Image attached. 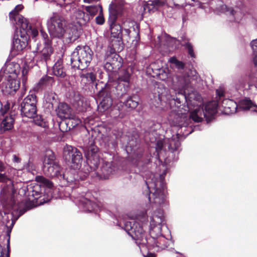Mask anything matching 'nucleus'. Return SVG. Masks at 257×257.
Here are the masks:
<instances>
[{
  "label": "nucleus",
  "instance_id": "obj_1",
  "mask_svg": "<svg viewBox=\"0 0 257 257\" xmlns=\"http://www.w3.org/2000/svg\"><path fill=\"white\" fill-rule=\"evenodd\" d=\"M146 184L150 192L149 200L152 208L157 209L162 207L165 201L164 185L162 177L158 179L152 175V177L146 180Z\"/></svg>",
  "mask_w": 257,
  "mask_h": 257
},
{
  "label": "nucleus",
  "instance_id": "obj_2",
  "mask_svg": "<svg viewBox=\"0 0 257 257\" xmlns=\"http://www.w3.org/2000/svg\"><path fill=\"white\" fill-rule=\"evenodd\" d=\"M47 27L50 35L54 38L71 37V30L67 27L66 21L57 13H53L47 21Z\"/></svg>",
  "mask_w": 257,
  "mask_h": 257
},
{
  "label": "nucleus",
  "instance_id": "obj_3",
  "mask_svg": "<svg viewBox=\"0 0 257 257\" xmlns=\"http://www.w3.org/2000/svg\"><path fill=\"white\" fill-rule=\"evenodd\" d=\"M16 20H18L21 27L16 28V35L14 36L13 51L15 54L22 51L27 45V32L29 30L28 21L23 17L17 16Z\"/></svg>",
  "mask_w": 257,
  "mask_h": 257
},
{
  "label": "nucleus",
  "instance_id": "obj_4",
  "mask_svg": "<svg viewBox=\"0 0 257 257\" xmlns=\"http://www.w3.org/2000/svg\"><path fill=\"white\" fill-rule=\"evenodd\" d=\"M0 182L5 184V186L3 187L1 193V201L4 207L13 210L12 214L14 215V211L16 210H18L14 199L12 197V194L15 192L13 182L11 179L8 178L5 174L0 173Z\"/></svg>",
  "mask_w": 257,
  "mask_h": 257
},
{
  "label": "nucleus",
  "instance_id": "obj_5",
  "mask_svg": "<svg viewBox=\"0 0 257 257\" xmlns=\"http://www.w3.org/2000/svg\"><path fill=\"white\" fill-rule=\"evenodd\" d=\"M93 53L87 46H78L71 54L72 67L83 70L87 67L92 59Z\"/></svg>",
  "mask_w": 257,
  "mask_h": 257
},
{
  "label": "nucleus",
  "instance_id": "obj_6",
  "mask_svg": "<svg viewBox=\"0 0 257 257\" xmlns=\"http://www.w3.org/2000/svg\"><path fill=\"white\" fill-rule=\"evenodd\" d=\"M220 107V104L215 101H211L207 103L204 110L200 107L194 109L190 114V117L196 122H201L203 118H208L213 116L216 112L217 107Z\"/></svg>",
  "mask_w": 257,
  "mask_h": 257
},
{
  "label": "nucleus",
  "instance_id": "obj_7",
  "mask_svg": "<svg viewBox=\"0 0 257 257\" xmlns=\"http://www.w3.org/2000/svg\"><path fill=\"white\" fill-rule=\"evenodd\" d=\"M98 148L93 144H91L89 146H87L84 150L85 156L87 158L88 165L85 166V175H87L88 173L92 170H95L98 166L99 164V157L98 155Z\"/></svg>",
  "mask_w": 257,
  "mask_h": 257
},
{
  "label": "nucleus",
  "instance_id": "obj_8",
  "mask_svg": "<svg viewBox=\"0 0 257 257\" xmlns=\"http://www.w3.org/2000/svg\"><path fill=\"white\" fill-rule=\"evenodd\" d=\"M10 104L7 103L0 111L1 121L0 122V134H3L12 130L14 127L15 116L9 112Z\"/></svg>",
  "mask_w": 257,
  "mask_h": 257
},
{
  "label": "nucleus",
  "instance_id": "obj_9",
  "mask_svg": "<svg viewBox=\"0 0 257 257\" xmlns=\"http://www.w3.org/2000/svg\"><path fill=\"white\" fill-rule=\"evenodd\" d=\"M164 221L163 210L158 208L150 217V234L153 237L161 234L162 225Z\"/></svg>",
  "mask_w": 257,
  "mask_h": 257
},
{
  "label": "nucleus",
  "instance_id": "obj_10",
  "mask_svg": "<svg viewBox=\"0 0 257 257\" xmlns=\"http://www.w3.org/2000/svg\"><path fill=\"white\" fill-rule=\"evenodd\" d=\"M37 99L34 94L28 95L21 103L22 113L28 118H34L37 114Z\"/></svg>",
  "mask_w": 257,
  "mask_h": 257
},
{
  "label": "nucleus",
  "instance_id": "obj_11",
  "mask_svg": "<svg viewBox=\"0 0 257 257\" xmlns=\"http://www.w3.org/2000/svg\"><path fill=\"white\" fill-rule=\"evenodd\" d=\"M124 229L132 238L137 240H140L143 243H145V233L143 227L134 221H127L124 225Z\"/></svg>",
  "mask_w": 257,
  "mask_h": 257
},
{
  "label": "nucleus",
  "instance_id": "obj_12",
  "mask_svg": "<svg viewBox=\"0 0 257 257\" xmlns=\"http://www.w3.org/2000/svg\"><path fill=\"white\" fill-rule=\"evenodd\" d=\"M57 115L62 119H74L75 120L73 125H77L81 121L72 113L71 108L65 103H61L59 104L56 110Z\"/></svg>",
  "mask_w": 257,
  "mask_h": 257
},
{
  "label": "nucleus",
  "instance_id": "obj_13",
  "mask_svg": "<svg viewBox=\"0 0 257 257\" xmlns=\"http://www.w3.org/2000/svg\"><path fill=\"white\" fill-rule=\"evenodd\" d=\"M4 81L1 84L2 90L6 94L15 93L20 87V82L17 78H5L2 77Z\"/></svg>",
  "mask_w": 257,
  "mask_h": 257
},
{
  "label": "nucleus",
  "instance_id": "obj_14",
  "mask_svg": "<svg viewBox=\"0 0 257 257\" xmlns=\"http://www.w3.org/2000/svg\"><path fill=\"white\" fill-rule=\"evenodd\" d=\"M3 71L2 77L17 78L20 72V66L19 64L11 62L5 65V68L2 69Z\"/></svg>",
  "mask_w": 257,
  "mask_h": 257
},
{
  "label": "nucleus",
  "instance_id": "obj_15",
  "mask_svg": "<svg viewBox=\"0 0 257 257\" xmlns=\"http://www.w3.org/2000/svg\"><path fill=\"white\" fill-rule=\"evenodd\" d=\"M223 108L222 111L225 114H231L235 113L238 109V105L232 100L229 99H224L220 104Z\"/></svg>",
  "mask_w": 257,
  "mask_h": 257
},
{
  "label": "nucleus",
  "instance_id": "obj_16",
  "mask_svg": "<svg viewBox=\"0 0 257 257\" xmlns=\"http://www.w3.org/2000/svg\"><path fill=\"white\" fill-rule=\"evenodd\" d=\"M44 174L50 177L62 176V169L57 162L43 168Z\"/></svg>",
  "mask_w": 257,
  "mask_h": 257
},
{
  "label": "nucleus",
  "instance_id": "obj_17",
  "mask_svg": "<svg viewBox=\"0 0 257 257\" xmlns=\"http://www.w3.org/2000/svg\"><path fill=\"white\" fill-rule=\"evenodd\" d=\"M53 53L52 48L50 43L45 42V45L43 49L37 56V62H45L50 59V56Z\"/></svg>",
  "mask_w": 257,
  "mask_h": 257
},
{
  "label": "nucleus",
  "instance_id": "obj_18",
  "mask_svg": "<svg viewBox=\"0 0 257 257\" xmlns=\"http://www.w3.org/2000/svg\"><path fill=\"white\" fill-rule=\"evenodd\" d=\"M73 19H75L76 23L81 26L85 24L90 20V16L85 14L83 11L77 10L75 12L73 16Z\"/></svg>",
  "mask_w": 257,
  "mask_h": 257
},
{
  "label": "nucleus",
  "instance_id": "obj_19",
  "mask_svg": "<svg viewBox=\"0 0 257 257\" xmlns=\"http://www.w3.org/2000/svg\"><path fill=\"white\" fill-rule=\"evenodd\" d=\"M118 58L119 56L114 52L111 53L110 56L107 55L106 58V62L104 65V68L109 71H112L115 68L116 63L117 62Z\"/></svg>",
  "mask_w": 257,
  "mask_h": 257
},
{
  "label": "nucleus",
  "instance_id": "obj_20",
  "mask_svg": "<svg viewBox=\"0 0 257 257\" xmlns=\"http://www.w3.org/2000/svg\"><path fill=\"white\" fill-rule=\"evenodd\" d=\"M122 11L121 7L112 4L109 7V21L110 23H114L117 17L120 14Z\"/></svg>",
  "mask_w": 257,
  "mask_h": 257
},
{
  "label": "nucleus",
  "instance_id": "obj_21",
  "mask_svg": "<svg viewBox=\"0 0 257 257\" xmlns=\"http://www.w3.org/2000/svg\"><path fill=\"white\" fill-rule=\"evenodd\" d=\"M238 109L242 110H251L257 112V105L250 100L245 99L239 102L238 105Z\"/></svg>",
  "mask_w": 257,
  "mask_h": 257
},
{
  "label": "nucleus",
  "instance_id": "obj_22",
  "mask_svg": "<svg viewBox=\"0 0 257 257\" xmlns=\"http://www.w3.org/2000/svg\"><path fill=\"white\" fill-rule=\"evenodd\" d=\"M56 162L54 153L50 150L47 151L43 159V168L48 166L54 165V163Z\"/></svg>",
  "mask_w": 257,
  "mask_h": 257
},
{
  "label": "nucleus",
  "instance_id": "obj_23",
  "mask_svg": "<svg viewBox=\"0 0 257 257\" xmlns=\"http://www.w3.org/2000/svg\"><path fill=\"white\" fill-rule=\"evenodd\" d=\"M111 23V37L118 39V41H119L122 38L121 27L119 24H115L114 23Z\"/></svg>",
  "mask_w": 257,
  "mask_h": 257
},
{
  "label": "nucleus",
  "instance_id": "obj_24",
  "mask_svg": "<svg viewBox=\"0 0 257 257\" xmlns=\"http://www.w3.org/2000/svg\"><path fill=\"white\" fill-rule=\"evenodd\" d=\"M62 64V60L60 59L58 60L53 66V72L55 75L58 77H64L66 75Z\"/></svg>",
  "mask_w": 257,
  "mask_h": 257
},
{
  "label": "nucleus",
  "instance_id": "obj_25",
  "mask_svg": "<svg viewBox=\"0 0 257 257\" xmlns=\"http://www.w3.org/2000/svg\"><path fill=\"white\" fill-rule=\"evenodd\" d=\"M112 105V99L109 96H106L101 100L98 109L100 112H104L108 110Z\"/></svg>",
  "mask_w": 257,
  "mask_h": 257
},
{
  "label": "nucleus",
  "instance_id": "obj_26",
  "mask_svg": "<svg viewBox=\"0 0 257 257\" xmlns=\"http://www.w3.org/2000/svg\"><path fill=\"white\" fill-rule=\"evenodd\" d=\"M82 154L79 152L77 149L75 152L73 154V156H72L70 159V161L73 164V166H72L74 169H78L80 167L81 163L82 162Z\"/></svg>",
  "mask_w": 257,
  "mask_h": 257
},
{
  "label": "nucleus",
  "instance_id": "obj_27",
  "mask_svg": "<svg viewBox=\"0 0 257 257\" xmlns=\"http://www.w3.org/2000/svg\"><path fill=\"white\" fill-rule=\"evenodd\" d=\"M23 9V6L21 5H17L15 9L10 13V19L12 22L14 24L16 25V28L21 27V25H19L18 20H16L15 18L17 16H20L23 17L22 15L18 14V12Z\"/></svg>",
  "mask_w": 257,
  "mask_h": 257
},
{
  "label": "nucleus",
  "instance_id": "obj_28",
  "mask_svg": "<svg viewBox=\"0 0 257 257\" xmlns=\"http://www.w3.org/2000/svg\"><path fill=\"white\" fill-rule=\"evenodd\" d=\"M101 170L105 179L108 178L109 176L114 171L112 164L109 162H106L103 164L101 167Z\"/></svg>",
  "mask_w": 257,
  "mask_h": 257
},
{
  "label": "nucleus",
  "instance_id": "obj_29",
  "mask_svg": "<svg viewBox=\"0 0 257 257\" xmlns=\"http://www.w3.org/2000/svg\"><path fill=\"white\" fill-rule=\"evenodd\" d=\"M84 9L88 13V15L90 17L92 18L96 15L98 12H102V7L100 5L86 6Z\"/></svg>",
  "mask_w": 257,
  "mask_h": 257
},
{
  "label": "nucleus",
  "instance_id": "obj_30",
  "mask_svg": "<svg viewBox=\"0 0 257 257\" xmlns=\"http://www.w3.org/2000/svg\"><path fill=\"white\" fill-rule=\"evenodd\" d=\"M80 202L88 211H97L96 207H97V205L95 203L92 202L86 198H81Z\"/></svg>",
  "mask_w": 257,
  "mask_h": 257
},
{
  "label": "nucleus",
  "instance_id": "obj_31",
  "mask_svg": "<svg viewBox=\"0 0 257 257\" xmlns=\"http://www.w3.org/2000/svg\"><path fill=\"white\" fill-rule=\"evenodd\" d=\"M76 148L71 146H66L64 148L63 156L65 160L70 161L73 154L75 152Z\"/></svg>",
  "mask_w": 257,
  "mask_h": 257
},
{
  "label": "nucleus",
  "instance_id": "obj_32",
  "mask_svg": "<svg viewBox=\"0 0 257 257\" xmlns=\"http://www.w3.org/2000/svg\"><path fill=\"white\" fill-rule=\"evenodd\" d=\"M165 2L162 0H154L150 1L147 4V6L149 10L154 9L157 10L159 8L164 6Z\"/></svg>",
  "mask_w": 257,
  "mask_h": 257
},
{
  "label": "nucleus",
  "instance_id": "obj_33",
  "mask_svg": "<svg viewBox=\"0 0 257 257\" xmlns=\"http://www.w3.org/2000/svg\"><path fill=\"white\" fill-rule=\"evenodd\" d=\"M123 107V103L121 102H118L113 107L111 111V115L115 118L119 116Z\"/></svg>",
  "mask_w": 257,
  "mask_h": 257
},
{
  "label": "nucleus",
  "instance_id": "obj_34",
  "mask_svg": "<svg viewBox=\"0 0 257 257\" xmlns=\"http://www.w3.org/2000/svg\"><path fill=\"white\" fill-rule=\"evenodd\" d=\"M219 2V7L216 8V11L218 13H225L229 12L230 14L234 15V12L232 8H228L226 6L222 5V2Z\"/></svg>",
  "mask_w": 257,
  "mask_h": 257
},
{
  "label": "nucleus",
  "instance_id": "obj_35",
  "mask_svg": "<svg viewBox=\"0 0 257 257\" xmlns=\"http://www.w3.org/2000/svg\"><path fill=\"white\" fill-rule=\"evenodd\" d=\"M166 40L167 45L171 47L172 49L176 48L179 44V42L177 40L168 36L166 37Z\"/></svg>",
  "mask_w": 257,
  "mask_h": 257
},
{
  "label": "nucleus",
  "instance_id": "obj_36",
  "mask_svg": "<svg viewBox=\"0 0 257 257\" xmlns=\"http://www.w3.org/2000/svg\"><path fill=\"white\" fill-rule=\"evenodd\" d=\"M54 82L53 78L48 76L42 77L39 81L41 85H51Z\"/></svg>",
  "mask_w": 257,
  "mask_h": 257
},
{
  "label": "nucleus",
  "instance_id": "obj_37",
  "mask_svg": "<svg viewBox=\"0 0 257 257\" xmlns=\"http://www.w3.org/2000/svg\"><path fill=\"white\" fill-rule=\"evenodd\" d=\"M34 121L35 123L39 126L43 128L47 127V123L42 118L41 116H37L34 118Z\"/></svg>",
  "mask_w": 257,
  "mask_h": 257
},
{
  "label": "nucleus",
  "instance_id": "obj_38",
  "mask_svg": "<svg viewBox=\"0 0 257 257\" xmlns=\"http://www.w3.org/2000/svg\"><path fill=\"white\" fill-rule=\"evenodd\" d=\"M138 105V102L132 97L128 98L125 102V106L127 108H135Z\"/></svg>",
  "mask_w": 257,
  "mask_h": 257
},
{
  "label": "nucleus",
  "instance_id": "obj_39",
  "mask_svg": "<svg viewBox=\"0 0 257 257\" xmlns=\"http://www.w3.org/2000/svg\"><path fill=\"white\" fill-rule=\"evenodd\" d=\"M36 180L38 182L41 183L43 185H45L48 188L52 187V183L49 180L43 177H37Z\"/></svg>",
  "mask_w": 257,
  "mask_h": 257
},
{
  "label": "nucleus",
  "instance_id": "obj_40",
  "mask_svg": "<svg viewBox=\"0 0 257 257\" xmlns=\"http://www.w3.org/2000/svg\"><path fill=\"white\" fill-rule=\"evenodd\" d=\"M88 82L93 83L96 80V75L93 72H88L82 75Z\"/></svg>",
  "mask_w": 257,
  "mask_h": 257
},
{
  "label": "nucleus",
  "instance_id": "obj_41",
  "mask_svg": "<svg viewBox=\"0 0 257 257\" xmlns=\"http://www.w3.org/2000/svg\"><path fill=\"white\" fill-rule=\"evenodd\" d=\"M169 62L171 63L174 64L175 66L178 69H182L184 67L183 63L182 62L177 60L175 57H171L170 58Z\"/></svg>",
  "mask_w": 257,
  "mask_h": 257
},
{
  "label": "nucleus",
  "instance_id": "obj_42",
  "mask_svg": "<svg viewBox=\"0 0 257 257\" xmlns=\"http://www.w3.org/2000/svg\"><path fill=\"white\" fill-rule=\"evenodd\" d=\"M40 185L37 184L34 186V189L32 191V196L34 199H38L40 195Z\"/></svg>",
  "mask_w": 257,
  "mask_h": 257
},
{
  "label": "nucleus",
  "instance_id": "obj_43",
  "mask_svg": "<svg viewBox=\"0 0 257 257\" xmlns=\"http://www.w3.org/2000/svg\"><path fill=\"white\" fill-rule=\"evenodd\" d=\"M189 81L190 79L189 78H186L184 80H183V79L181 78V79L179 80V82L181 84L182 88L184 90V92L185 94L187 93L186 87H188Z\"/></svg>",
  "mask_w": 257,
  "mask_h": 257
},
{
  "label": "nucleus",
  "instance_id": "obj_44",
  "mask_svg": "<svg viewBox=\"0 0 257 257\" xmlns=\"http://www.w3.org/2000/svg\"><path fill=\"white\" fill-rule=\"evenodd\" d=\"M130 75L128 72L124 71V74L122 76H121L119 78V81H124L125 82H128L130 80Z\"/></svg>",
  "mask_w": 257,
  "mask_h": 257
},
{
  "label": "nucleus",
  "instance_id": "obj_45",
  "mask_svg": "<svg viewBox=\"0 0 257 257\" xmlns=\"http://www.w3.org/2000/svg\"><path fill=\"white\" fill-rule=\"evenodd\" d=\"M74 0H58V4L60 7H66L67 5L70 4L73 2Z\"/></svg>",
  "mask_w": 257,
  "mask_h": 257
},
{
  "label": "nucleus",
  "instance_id": "obj_46",
  "mask_svg": "<svg viewBox=\"0 0 257 257\" xmlns=\"http://www.w3.org/2000/svg\"><path fill=\"white\" fill-rule=\"evenodd\" d=\"M166 98L167 99V101H168V104L171 108L172 107V105L176 103V101H177L175 99L174 97H172V96L170 95L166 96Z\"/></svg>",
  "mask_w": 257,
  "mask_h": 257
},
{
  "label": "nucleus",
  "instance_id": "obj_47",
  "mask_svg": "<svg viewBox=\"0 0 257 257\" xmlns=\"http://www.w3.org/2000/svg\"><path fill=\"white\" fill-rule=\"evenodd\" d=\"M96 22L97 24L102 25L104 22V19L102 15V12L99 13L98 16H97L96 19Z\"/></svg>",
  "mask_w": 257,
  "mask_h": 257
},
{
  "label": "nucleus",
  "instance_id": "obj_48",
  "mask_svg": "<svg viewBox=\"0 0 257 257\" xmlns=\"http://www.w3.org/2000/svg\"><path fill=\"white\" fill-rule=\"evenodd\" d=\"M186 47L188 49L189 54L192 57H194V54L193 52V47L191 44L189 43H187L185 45Z\"/></svg>",
  "mask_w": 257,
  "mask_h": 257
},
{
  "label": "nucleus",
  "instance_id": "obj_49",
  "mask_svg": "<svg viewBox=\"0 0 257 257\" xmlns=\"http://www.w3.org/2000/svg\"><path fill=\"white\" fill-rule=\"evenodd\" d=\"M245 84V81L243 79H239L236 84V87L237 89H240V88L243 87Z\"/></svg>",
  "mask_w": 257,
  "mask_h": 257
},
{
  "label": "nucleus",
  "instance_id": "obj_50",
  "mask_svg": "<svg viewBox=\"0 0 257 257\" xmlns=\"http://www.w3.org/2000/svg\"><path fill=\"white\" fill-rule=\"evenodd\" d=\"M250 46L253 53H257V39L253 40L250 43Z\"/></svg>",
  "mask_w": 257,
  "mask_h": 257
},
{
  "label": "nucleus",
  "instance_id": "obj_51",
  "mask_svg": "<svg viewBox=\"0 0 257 257\" xmlns=\"http://www.w3.org/2000/svg\"><path fill=\"white\" fill-rule=\"evenodd\" d=\"M28 25H29V30H28V32H27V36L28 35V33L31 32V33H32L33 37L37 36L38 34V31L35 29H31V26H30L29 22H28Z\"/></svg>",
  "mask_w": 257,
  "mask_h": 257
},
{
  "label": "nucleus",
  "instance_id": "obj_52",
  "mask_svg": "<svg viewBox=\"0 0 257 257\" xmlns=\"http://www.w3.org/2000/svg\"><path fill=\"white\" fill-rule=\"evenodd\" d=\"M13 161L14 163H19L21 162V159L16 155H14L13 156Z\"/></svg>",
  "mask_w": 257,
  "mask_h": 257
},
{
  "label": "nucleus",
  "instance_id": "obj_53",
  "mask_svg": "<svg viewBox=\"0 0 257 257\" xmlns=\"http://www.w3.org/2000/svg\"><path fill=\"white\" fill-rule=\"evenodd\" d=\"M41 34L43 38L44 39V43L45 44V42H46L47 43H50L49 41L46 40V38L48 37L47 34L43 31H41Z\"/></svg>",
  "mask_w": 257,
  "mask_h": 257
},
{
  "label": "nucleus",
  "instance_id": "obj_54",
  "mask_svg": "<svg viewBox=\"0 0 257 257\" xmlns=\"http://www.w3.org/2000/svg\"><path fill=\"white\" fill-rule=\"evenodd\" d=\"M253 63L257 67V53H253Z\"/></svg>",
  "mask_w": 257,
  "mask_h": 257
},
{
  "label": "nucleus",
  "instance_id": "obj_55",
  "mask_svg": "<svg viewBox=\"0 0 257 257\" xmlns=\"http://www.w3.org/2000/svg\"><path fill=\"white\" fill-rule=\"evenodd\" d=\"M69 120L68 121V124H70V123H71V126L72 127H75L76 125H73L74 124H75V120L74 119H68Z\"/></svg>",
  "mask_w": 257,
  "mask_h": 257
},
{
  "label": "nucleus",
  "instance_id": "obj_56",
  "mask_svg": "<svg viewBox=\"0 0 257 257\" xmlns=\"http://www.w3.org/2000/svg\"><path fill=\"white\" fill-rule=\"evenodd\" d=\"M5 169V166L4 164V163L0 161V171L2 172L4 171Z\"/></svg>",
  "mask_w": 257,
  "mask_h": 257
},
{
  "label": "nucleus",
  "instance_id": "obj_57",
  "mask_svg": "<svg viewBox=\"0 0 257 257\" xmlns=\"http://www.w3.org/2000/svg\"><path fill=\"white\" fill-rule=\"evenodd\" d=\"M124 35L127 36L128 37H130V30L128 29H124Z\"/></svg>",
  "mask_w": 257,
  "mask_h": 257
},
{
  "label": "nucleus",
  "instance_id": "obj_58",
  "mask_svg": "<svg viewBox=\"0 0 257 257\" xmlns=\"http://www.w3.org/2000/svg\"><path fill=\"white\" fill-rule=\"evenodd\" d=\"M77 105L78 107H79L80 106H83V101L81 100H79L78 102Z\"/></svg>",
  "mask_w": 257,
  "mask_h": 257
},
{
  "label": "nucleus",
  "instance_id": "obj_59",
  "mask_svg": "<svg viewBox=\"0 0 257 257\" xmlns=\"http://www.w3.org/2000/svg\"><path fill=\"white\" fill-rule=\"evenodd\" d=\"M144 257H155V255L153 253H149L147 255H144Z\"/></svg>",
  "mask_w": 257,
  "mask_h": 257
},
{
  "label": "nucleus",
  "instance_id": "obj_60",
  "mask_svg": "<svg viewBox=\"0 0 257 257\" xmlns=\"http://www.w3.org/2000/svg\"><path fill=\"white\" fill-rule=\"evenodd\" d=\"M216 93L217 95H219V96H221L223 95V93L221 92H219L218 90H216Z\"/></svg>",
  "mask_w": 257,
  "mask_h": 257
},
{
  "label": "nucleus",
  "instance_id": "obj_61",
  "mask_svg": "<svg viewBox=\"0 0 257 257\" xmlns=\"http://www.w3.org/2000/svg\"><path fill=\"white\" fill-rule=\"evenodd\" d=\"M159 98L161 100H165V97L162 94H161V95H159Z\"/></svg>",
  "mask_w": 257,
  "mask_h": 257
},
{
  "label": "nucleus",
  "instance_id": "obj_62",
  "mask_svg": "<svg viewBox=\"0 0 257 257\" xmlns=\"http://www.w3.org/2000/svg\"><path fill=\"white\" fill-rule=\"evenodd\" d=\"M157 144H158V147L159 148H161L162 147V143H160V142H158Z\"/></svg>",
  "mask_w": 257,
  "mask_h": 257
},
{
  "label": "nucleus",
  "instance_id": "obj_63",
  "mask_svg": "<svg viewBox=\"0 0 257 257\" xmlns=\"http://www.w3.org/2000/svg\"><path fill=\"white\" fill-rule=\"evenodd\" d=\"M0 257H6L4 253L1 251L0 253Z\"/></svg>",
  "mask_w": 257,
  "mask_h": 257
},
{
  "label": "nucleus",
  "instance_id": "obj_64",
  "mask_svg": "<svg viewBox=\"0 0 257 257\" xmlns=\"http://www.w3.org/2000/svg\"><path fill=\"white\" fill-rule=\"evenodd\" d=\"M2 73H3V71H0V81L3 80V79L2 78Z\"/></svg>",
  "mask_w": 257,
  "mask_h": 257
}]
</instances>
